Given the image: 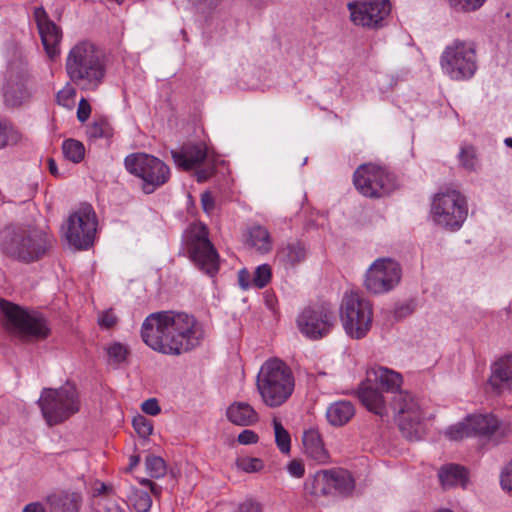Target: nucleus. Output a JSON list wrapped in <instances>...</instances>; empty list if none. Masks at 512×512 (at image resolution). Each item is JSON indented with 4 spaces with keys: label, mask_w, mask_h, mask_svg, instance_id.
<instances>
[{
    "label": "nucleus",
    "mask_w": 512,
    "mask_h": 512,
    "mask_svg": "<svg viewBox=\"0 0 512 512\" xmlns=\"http://www.w3.org/2000/svg\"><path fill=\"white\" fill-rule=\"evenodd\" d=\"M204 337L201 324L183 312L161 311L148 315L141 326V338L152 350L181 355L199 346Z\"/></svg>",
    "instance_id": "nucleus-1"
},
{
    "label": "nucleus",
    "mask_w": 512,
    "mask_h": 512,
    "mask_svg": "<svg viewBox=\"0 0 512 512\" xmlns=\"http://www.w3.org/2000/svg\"><path fill=\"white\" fill-rule=\"evenodd\" d=\"M69 79L84 91H95L106 75V57L93 43L83 41L69 51L65 64Z\"/></svg>",
    "instance_id": "nucleus-2"
},
{
    "label": "nucleus",
    "mask_w": 512,
    "mask_h": 512,
    "mask_svg": "<svg viewBox=\"0 0 512 512\" xmlns=\"http://www.w3.org/2000/svg\"><path fill=\"white\" fill-rule=\"evenodd\" d=\"M256 389L264 405L277 408L285 404L295 389L291 368L279 358H270L260 367Z\"/></svg>",
    "instance_id": "nucleus-3"
},
{
    "label": "nucleus",
    "mask_w": 512,
    "mask_h": 512,
    "mask_svg": "<svg viewBox=\"0 0 512 512\" xmlns=\"http://www.w3.org/2000/svg\"><path fill=\"white\" fill-rule=\"evenodd\" d=\"M5 329L22 338L43 340L50 334L48 321L37 312H29L7 300L0 299Z\"/></svg>",
    "instance_id": "nucleus-4"
},
{
    "label": "nucleus",
    "mask_w": 512,
    "mask_h": 512,
    "mask_svg": "<svg viewBox=\"0 0 512 512\" xmlns=\"http://www.w3.org/2000/svg\"><path fill=\"white\" fill-rule=\"evenodd\" d=\"M511 433L510 423L500 421L492 414H474L467 416L462 422L450 426L445 435L455 441L477 436L500 443Z\"/></svg>",
    "instance_id": "nucleus-5"
},
{
    "label": "nucleus",
    "mask_w": 512,
    "mask_h": 512,
    "mask_svg": "<svg viewBox=\"0 0 512 512\" xmlns=\"http://www.w3.org/2000/svg\"><path fill=\"white\" fill-rule=\"evenodd\" d=\"M339 315L344 331L353 339H362L371 330L373 306L358 291L349 290L344 293Z\"/></svg>",
    "instance_id": "nucleus-6"
},
{
    "label": "nucleus",
    "mask_w": 512,
    "mask_h": 512,
    "mask_svg": "<svg viewBox=\"0 0 512 512\" xmlns=\"http://www.w3.org/2000/svg\"><path fill=\"white\" fill-rule=\"evenodd\" d=\"M440 67L451 80L466 81L473 78L478 70L475 44L459 39L452 41L441 53Z\"/></svg>",
    "instance_id": "nucleus-7"
},
{
    "label": "nucleus",
    "mask_w": 512,
    "mask_h": 512,
    "mask_svg": "<svg viewBox=\"0 0 512 512\" xmlns=\"http://www.w3.org/2000/svg\"><path fill=\"white\" fill-rule=\"evenodd\" d=\"M38 404L47 424L54 426L77 413L81 402L76 387L67 383L57 389L44 388Z\"/></svg>",
    "instance_id": "nucleus-8"
},
{
    "label": "nucleus",
    "mask_w": 512,
    "mask_h": 512,
    "mask_svg": "<svg viewBox=\"0 0 512 512\" xmlns=\"http://www.w3.org/2000/svg\"><path fill=\"white\" fill-rule=\"evenodd\" d=\"M430 216L442 228L459 230L468 216L466 198L454 189L438 192L432 200Z\"/></svg>",
    "instance_id": "nucleus-9"
},
{
    "label": "nucleus",
    "mask_w": 512,
    "mask_h": 512,
    "mask_svg": "<svg viewBox=\"0 0 512 512\" xmlns=\"http://www.w3.org/2000/svg\"><path fill=\"white\" fill-rule=\"evenodd\" d=\"M390 407L404 437L419 440L424 435V414L414 396L407 391H399L392 397Z\"/></svg>",
    "instance_id": "nucleus-10"
},
{
    "label": "nucleus",
    "mask_w": 512,
    "mask_h": 512,
    "mask_svg": "<svg viewBox=\"0 0 512 512\" xmlns=\"http://www.w3.org/2000/svg\"><path fill=\"white\" fill-rule=\"evenodd\" d=\"M124 163L131 174L143 180L142 190L146 194L153 193L170 178L169 167L159 158L149 154H130Z\"/></svg>",
    "instance_id": "nucleus-11"
},
{
    "label": "nucleus",
    "mask_w": 512,
    "mask_h": 512,
    "mask_svg": "<svg viewBox=\"0 0 512 512\" xmlns=\"http://www.w3.org/2000/svg\"><path fill=\"white\" fill-rule=\"evenodd\" d=\"M96 230V214L91 205L84 204L69 216L64 235L70 246L86 250L93 245Z\"/></svg>",
    "instance_id": "nucleus-12"
},
{
    "label": "nucleus",
    "mask_w": 512,
    "mask_h": 512,
    "mask_svg": "<svg viewBox=\"0 0 512 512\" xmlns=\"http://www.w3.org/2000/svg\"><path fill=\"white\" fill-rule=\"evenodd\" d=\"M335 324L334 308L329 303L306 307L297 318L299 331L311 340H318L327 336Z\"/></svg>",
    "instance_id": "nucleus-13"
},
{
    "label": "nucleus",
    "mask_w": 512,
    "mask_h": 512,
    "mask_svg": "<svg viewBox=\"0 0 512 512\" xmlns=\"http://www.w3.org/2000/svg\"><path fill=\"white\" fill-rule=\"evenodd\" d=\"M401 276V267L394 258H376L365 274L364 285L373 294H383L395 288Z\"/></svg>",
    "instance_id": "nucleus-14"
},
{
    "label": "nucleus",
    "mask_w": 512,
    "mask_h": 512,
    "mask_svg": "<svg viewBox=\"0 0 512 512\" xmlns=\"http://www.w3.org/2000/svg\"><path fill=\"white\" fill-rule=\"evenodd\" d=\"M356 189L366 197L379 198L394 189V181L383 168L374 164H363L353 177Z\"/></svg>",
    "instance_id": "nucleus-15"
},
{
    "label": "nucleus",
    "mask_w": 512,
    "mask_h": 512,
    "mask_svg": "<svg viewBox=\"0 0 512 512\" xmlns=\"http://www.w3.org/2000/svg\"><path fill=\"white\" fill-rule=\"evenodd\" d=\"M347 7L351 21L357 26L367 28L379 27L391 11L389 0L350 2Z\"/></svg>",
    "instance_id": "nucleus-16"
},
{
    "label": "nucleus",
    "mask_w": 512,
    "mask_h": 512,
    "mask_svg": "<svg viewBox=\"0 0 512 512\" xmlns=\"http://www.w3.org/2000/svg\"><path fill=\"white\" fill-rule=\"evenodd\" d=\"M28 80L26 69L16 71L13 66L10 67L3 94L7 106L19 107L30 100L32 91L28 86Z\"/></svg>",
    "instance_id": "nucleus-17"
},
{
    "label": "nucleus",
    "mask_w": 512,
    "mask_h": 512,
    "mask_svg": "<svg viewBox=\"0 0 512 512\" xmlns=\"http://www.w3.org/2000/svg\"><path fill=\"white\" fill-rule=\"evenodd\" d=\"M34 18L44 49L49 58L54 59L60 54L61 29L49 18L43 7L35 8Z\"/></svg>",
    "instance_id": "nucleus-18"
},
{
    "label": "nucleus",
    "mask_w": 512,
    "mask_h": 512,
    "mask_svg": "<svg viewBox=\"0 0 512 512\" xmlns=\"http://www.w3.org/2000/svg\"><path fill=\"white\" fill-rule=\"evenodd\" d=\"M183 242L189 256H219L209 240V231L201 222L192 223L183 234Z\"/></svg>",
    "instance_id": "nucleus-19"
},
{
    "label": "nucleus",
    "mask_w": 512,
    "mask_h": 512,
    "mask_svg": "<svg viewBox=\"0 0 512 512\" xmlns=\"http://www.w3.org/2000/svg\"><path fill=\"white\" fill-rule=\"evenodd\" d=\"M357 394L361 403L370 412L380 417L387 415L388 406L385 397L370 380L366 379L359 385Z\"/></svg>",
    "instance_id": "nucleus-20"
},
{
    "label": "nucleus",
    "mask_w": 512,
    "mask_h": 512,
    "mask_svg": "<svg viewBox=\"0 0 512 512\" xmlns=\"http://www.w3.org/2000/svg\"><path fill=\"white\" fill-rule=\"evenodd\" d=\"M367 379L393 396L402 391L403 377L400 373L383 366H375L367 371Z\"/></svg>",
    "instance_id": "nucleus-21"
},
{
    "label": "nucleus",
    "mask_w": 512,
    "mask_h": 512,
    "mask_svg": "<svg viewBox=\"0 0 512 512\" xmlns=\"http://www.w3.org/2000/svg\"><path fill=\"white\" fill-rule=\"evenodd\" d=\"M83 498L75 491H57L46 497L49 512H80Z\"/></svg>",
    "instance_id": "nucleus-22"
},
{
    "label": "nucleus",
    "mask_w": 512,
    "mask_h": 512,
    "mask_svg": "<svg viewBox=\"0 0 512 512\" xmlns=\"http://www.w3.org/2000/svg\"><path fill=\"white\" fill-rule=\"evenodd\" d=\"M172 158L178 168L185 171L200 165L208 157L204 144L185 145L179 151H172Z\"/></svg>",
    "instance_id": "nucleus-23"
},
{
    "label": "nucleus",
    "mask_w": 512,
    "mask_h": 512,
    "mask_svg": "<svg viewBox=\"0 0 512 512\" xmlns=\"http://www.w3.org/2000/svg\"><path fill=\"white\" fill-rule=\"evenodd\" d=\"M302 443L305 455L318 464H328L330 455L325 448L322 437L318 430L308 429L304 431Z\"/></svg>",
    "instance_id": "nucleus-24"
},
{
    "label": "nucleus",
    "mask_w": 512,
    "mask_h": 512,
    "mask_svg": "<svg viewBox=\"0 0 512 512\" xmlns=\"http://www.w3.org/2000/svg\"><path fill=\"white\" fill-rule=\"evenodd\" d=\"M227 419L234 425L252 426L259 420L257 411L246 402H233L226 410Z\"/></svg>",
    "instance_id": "nucleus-25"
},
{
    "label": "nucleus",
    "mask_w": 512,
    "mask_h": 512,
    "mask_svg": "<svg viewBox=\"0 0 512 512\" xmlns=\"http://www.w3.org/2000/svg\"><path fill=\"white\" fill-rule=\"evenodd\" d=\"M54 243L52 235L42 230H34L23 240L22 245L28 256H41L51 252Z\"/></svg>",
    "instance_id": "nucleus-26"
},
{
    "label": "nucleus",
    "mask_w": 512,
    "mask_h": 512,
    "mask_svg": "<svg viewBox=\"0 0 512 512\" xmlns=\"http://www.w3.org/2000/svg\"><path fill=\"white\" fill-rule=\"evenodd\" d=\"M489 381L495 388L512 390V354L500 358L493 364Z\"/></svg>",
    "instance_id": "nucleus-27"
},
{
    "label": "nucleus",
    "mask_w": 512,
    "mask_h": 512,
    "mask_svg": "<svg viewBox=\"0 0 512 512\" xmlns=\"http://www.w3.org/2000/svg\"><path fill=\"white\" fill-rule=\"evenodd\" d=\"M438 476L444 489L454 487L465 488L468 483L467 470L457 464H448L441 467Z\"/></svg>",
    "instance_id": "nucleus-28"
},
{
    "label": "nucleus",
    "mask_w": 512,
    "mask_h": 512,
    "mask_svg": "<svg viewBox=\"0 0 512 512\" xmlns=\"http://www.w3.org/2000/svg\"><path fill=\"white\" fill-rule=\"evenodd\" d=\"M335 469L320 470L305 482V489L313 496L328 495L332 492Z\"/></svg>",
    "instance_id": "nucleus-29"
},
{
    "label": "nucleus",
    "mask_w": 512,
    "mask_h": 512,
    "mask_svg": "<svg viewBox=\"0 0 512 512\" xmlns=\"http://www.w3.org/2000/svg\"><path fill=\"white\" fill-rule=\"evenodd\" d=\"M355 414L351 402L341 400L330 404L326 410V418L330 425L341 427L347 424Z\"/></svg>",
    "instance_id": "nucleus-30"
},
{
    "label": "nucleus",
    "mask_w": 512,
    "mask_h": 512,
    "mask_svg": "<svg viewBox=\"0 0 512 512\" xmlns=\"http://www.w3.org/2000/svg\"><path fill=\"white\" fill-rule=\"evenodd\" d=\"M246 243L256 248V251L261 254H268L272 249V240L269 231L259 224H253L248 228Z\"/></svg>",
    "instance_id": "nucleus-31"
},
{
    "label": "nucleus",
    "mask_w": 512,
    "mask_h": 512,
    "mask_svg": "<svg viewBox=\"0 0 512 512\" xmlns=\"http://www.w3.org/2000/svg\"><path fill=\"white\" fill-rule=\"evenodd\" d=\"M127 501L136 512H149L152 506L150 495L139 489H132L127 496Z\"/></svg>",
    "instance_id": "nucleus-32"
},
{
    "label": "nucleus",
    "mask_w": 512,
    "mask_h": 512,
    "mask_svg": "<svg viewBox=\"0 0 512 512\" xmlns=\"http://www.w3.org/2000/svg\"><path fill=\"white\" fill-rule=\"evenodd\" d=\"M62 151L64 157L73 163L81 162L85 155L84 145L75 139L65 140L62 144Z\"/></svg>",
    "instance_id": "nucleus-33"
},
{
    "label": "nucleus",
    "mask_w": 512,
    "mask_h": 512,
    "mask_svg": "<svg viewBox=\"0 0 512 512\" xmlns=\"http://www.w3.org/2000/svg\"><path fill=\"white\" fill-rule=\"evenodd\" d=\"M105 350L108 356V363L115 366L124 363L130 354L128 346L121 342H112Z\"/></svg>",
    "instance_id": "nucleus-34"
},
{
    "label": "nucleus",
    "mask_w": 512,
    "mask_h": 512,
    "mask_svg": "<svg viewBox=\"0 0 512 512\" xmlns=\"http://www.w3.org/2000/svg\"><path fill=\"white\" fill-rule=\"evenodd\" d=\"M273 428H274V435H275V443H276L278 449L284 454L290 453L291 437H290L289 432L284 428L282 423L276 418L273 419Z\"/></svg>",
    "instance_id": "nucleus-35"
},
{
    "label": "nucleus",
    "mask_w": 512,
    "mask_h": 512,
    "mask_svg": "<svg viewBox=\"0 0 512 512\" xmlns=\"http://www.w3.org/2000/svg\"><path fill=\"white\" fill-rule=\"evenodd\" d=\"M354 489V480L351 474L345 470H335L332 491L341 494H349Z\"/></svg>",
    "instance_id": "nucleus-36"
},
{
    "label": "nucleus",
    "mask_w": 512,
    "mask_h": 512,
    "mask_svg": "<svg viewBox=\"0 0 512 512\" xmlns=\"http://www.w3.org/2000/svg\"><path fill=\"white\" fill-rule=\"evenodd\" d=\"M460 165L467 171L475 172L479 168V159L476 149L471 146H463L459 153Z\"/></svg>",
    "instance_id": "nucleus-37"
},
{
    "label": "nucleus",
    "mask_w": 512,
    "mask_h": 512,
    "mask_svg": "<svg viewBox=\"0 0 512 512\" xmlns=\"http://www.w3.org/2000/svg\"><path fill=\"white\" fill-rule=\"evenodd\" d=\"M20 139V133L12 125L0 121V149L8 145H15Z\"/></svg>",
    "instance_id": "nucleus-38"
},
{
    "label": "nucleus",
    "mask_w": 512,
    "mask_h": 512,
    "mask_svg": "<svg viewBox=\"0 0 512 512\" xmlns=\"http://www.w3.org/2000/svg\"><path fill=\"white\" fill-rule=\"evenodd\" d=\"M147 474L152 478L163 477L166 473V465L161 457L150 455L145 459Z\"/></svg>",
    "instance_id": "nucleus-39"
},
{
    "label": "nucleus",
    "mask_w": 512,
    "mask_h": 512,
    "mask_svg": "<svg viewBox=\"0 0 512 512\" xmlns=\"http://www.w3.org/2000/svg\"><path fill=\"white\" fill-rule=\"evenodd\" d=\"M193 264L203 273L214 277L220 266L219 258H191Z\"/></svg>",
    "instance_id": "nucleus-40"
},
{
    "label": "nucleus",
    "mask_w": 512,
    "mask_h": 512,
    "mask_svg": "<svg viewBox=\"0 0 512 512\" xmlns=\"http://www.w3.org/2000/svg\"><path fill=\"white\" fill-rule=\"evenodd\" d=\"M272 278L271 267L268 264L259 265L253 274V284L255 288L262 289L266 287Z\"/></svg>",
    "instance_id": "nucleus-41"
},
{
    "label": "nucleus",
    "mask_w": 512,
    "mask_h": 512,
    "mask_svg": "<svg viewBox=\"0 0 512 512\" xmlns=\"http://www.w3.org/2000/svg\"><path fill=\"white\" fill-rule=\"evenodd\" d=\"M118 321L119 318L116 315L114 309L112 308L98 312L97 324L101 329L108 330L114 328L117 325Z\"/></svg>",
    "instance_id": "nucleus-42"
},
{
    "label": "nucleus",
    "mask_w": 512,
    "mask_h": 512,
    "mask_svg": "<svg viewBox=\"0 0 512 512\" xmlns=\"http://www.w3.org/2000/svg\"><path fill=\"white\" fill-rule=\"evenodd\" d=\"M237 467L247 473L258 472L263 468V461L255 457H239L236 460Z\"/></svg>",
    "instance_id": "nucleus-43"
},
{
    "label": "nucleus",
    "mask_w": 512,
    "mask_h": 512,
    "mask_svg": "<svg viewBox=\"0 0 512 512\" xmlns=\"http://www.w3.org/2000/svg\"><path fill=\"white\" fill-rule=\"evenodd\" d=\"M76 96V89L71 84H66L57 93V102L63 107L70 108L74 105V98Z\"/></svg>",
    "instance_id": "nucleus-44"
},
{
    "label": "nucleus",
    "mask_w": 512,
    "mask_h": 512,
    "mask_svg": "<svg viewBox=\"0 0 512 512\" xmlns=\"http://www.w3.org/2000/svg\"><path fill=\"white\" fill-rule=\"evenodd\" d=\"M90 138L98 139L108 137L110 135V127L105 120L93 122L87 130Z\"/></svg>",
    "instance_id": "nucleus-45"
},
{
    "label": "nucleus",
    "mask_w": 512,
    "mask_h": 512,
    "mask_svg": "<svg viewBox=\"0 0 512 512\" xmlns=\"http://www.w3.org/2000/svg\"><path fill=\"white\" fill-rule=\"evenodd\" d=\"M451 7L459 11H475L479 9L486 0H447Z\"/></svg>",
    "instance_id": "nucleus-46"
},
{
    "label": "nucleus",
    "mask_w": 512,
    "mask_h": 512,
    "mask_svg": "<svg viewBox=\"0 0 512 512\" xmlns=\"http://www.w3.org/2000/svg\"><path fill=\"white\" fill-rule=\"evenodd\" d=\"M132 424H133L135 431L137 432V434L140 437L146 438L149 435H151V433L153 431V426H152L150 420H148L146 417H144L142 415H138V416L134 417Z\"/></svg>",
    "instance_id": "nucleus-47"
},
{
    "label": "nucleus",
    "mask_w": 512,
    "mask_h": 512,
    "mask_svg": "<svg viewBox=\"0 0 512 512\" xmlns=\"http://www.w3.org/2000/svg\"><path fill=\"white\" fill-rule=\"evenodd\" d=\"M500 485L503 490L512 494V461L502 470L500 475Z\"/></svg>",
    "instance_id": "nucleus-48"
},
{
    "label": "nucleus",
    "mask_w": 512,
    "mask_h": 512,
    "mask_svg": "<svg viewBox=\"0 0 512 512\" xmlns=\"http://www.w3.org/2000/svg\"><path fill=\"white\" fill-rule=\"evenodd\" d=\"M288 473L295 478H302L305 474V467L302 460L293 459L287 464Z\"/></svg>",
    "instance_id": "nucleus-49"
},
{
    "label": "nucleus",
    "mask_w": 512,
    "mask_h": 512,
    "mask_svg": "<svg viewBox=\"0 0 512 512\" xmlns=\"http://www.w3.org/2000/svg\"><path fill=\"white\" fill-rule=\"evenodd\" d=\"M237 441L241 445L256 444L259 441V436L253 430L245 429L239 433Z\"/></svg>",
    "instance_id": "nucleus-50"
},
{
    "label": "nucleus",
    "mask_w": 512,
    "mask_h": 512,
    "mask_svg": "<svg viewBox=\"0 0 512 512\" xmlns=\"http://www.w3.org/2000/svg\"><path fill=\"white\" fill-rule=\"evenodd\" d=\"M238 283L242 290H248L251 287H254L253 284V276H251V273L248 269L242 268L238 272Z\"/></svg>",
    "instance_id": "nucleus-51"
},
{
    "label": "nucleus",
    "mask_w": 512,
    "mask_h": 512,
    "mask_svg": "<svg viewBox=\"0 0 512 512\" xmlns=\"http://www.w3.org/2000/svg\"><path fill=\"white\" fill-rule=\"evenodd\" d=\"M91 113V106L85 98H81L77 109V118L80 122H85Z\"/></svg>",
    "instance_id": "nucleus-52"
},
{
    "label": "nucleus",
    "mask_w": 512,
    "mask_h": 512,
    "mask_svg": "<svg viewBox=\"0 0 512 512\" xmlns=\"http://www.w3.org/2000/svg\"><path fill=\"white\" fill-rule=\"evenodd\" d=\"M142 411L148 415L155 416L160 413V406L156 399L145 400L141 405Z\"/></svg>",
    "instance_id": "nucleus-53"
},
{
    "label": "nucleus",
    "mask_w": 512,
    "mask_h": 512,
    "mask_svg": "<svg viewBox=\"0 0 512 512\" xmlns=\"http://www.w3.org/2000/svg\"><path fill=\"white\" fill-rule=\"evenodd\" d=\"M414 311V304L410 301L398 304L394 308V314L398 318L406 317Z\"/></svg>",
    "instance_id": "nucleus-54"
},
{
    "label": "nucleus",
    "mask_w": 512,
    "mask_h": 512,
    "mask_svg": "<svg viewBox=\"0 0 512 512\" xmlns=\"http://www.w3.org/2000/svg\"><path fill=\"white\" fill-rule=\"evenodd\" d=\"M287 250V256H300L306 252L304 245L297 240L289 242L287 244Z\"/></svg>",
    "instance_id": "nucleus-55"
},
{
    "label": "nucleus",
    "mask_w": 512,
    "mask_h": 512,
    "mask_svg": "<svg viewBox=\"0 0 512 512\" xmlns=\"http://www.w3.org/2000/svg\"><path fill=\"white\" fill-rule=\"evenodd\" d=\"M201 205L206 213H211L215 207L214 198L211 193L206 191L201 195Z\"/></svg>",
    "instance_id": "nucleus-56"
},
{
    "label": "nucleus",
    "mask_w": 512,
    "mask_h": 512,
    "mask_svg": "<svg viewBox=\"0 0 512 512\" xmlns=\"http://www.w3.org/2000/svg\"><path fill=\"white\" fill-rule=\"evenodd\" d=\"M214 172V165H208L206 168L197 170L195 175L198 182H204L209 179L214 174Z\"/></svg>",
    "instance_id": "nucleus-57"
},
{
    "label": "nucleus",
    "mask_w": 512,
    "mask_h": 512,
    "mask_svg": "<svg viewBox=\"0 0 512 512\" xmlns=\"http://www.w3.org/2000/svg\"><path fill=\"white\" fill-rule=\"evenodd\" d=\"M99 512H125V510L115 501H107Z\"/></svg>",
    "instance_id": "nucleus-58"
},
{
    "label": "nucleus",
    "mask_w": 512,
    "mask_h": 512,
    "mask_svg": "<svg viewBox=\"0 0 512 512\" xmlns=\"http://www.w3.org/2000/svg\"><path fill=\"white\" fill-rule=\"evenodd\" d=\"M22 512H47L45 507L39 502H33L26 505Z\"/></svg>",
    "instance_id": "nucleus-59"
},
{
    "label": "nucleus",
    "mask_w": 512,
    "mask_h": 512,
    "mask_svg": "<svg viewBox=\"0 0 512 512\" xmlns=\"http://www.w3.org/2000/svg\"><path fill=\"white\" fill-rule=\"evenodd\" d=\"M140 483L142 485H145V486H149L150 487V490L151 492L154 494V495H159L160 492H161V488L159 486H157L156 484H154L151 480L149 479H141L140 480Z\"/></svg>",
    "instance_id": "nucleus-60"
},
{
    "label": "nucleus",
    "mask_w": 512,
    "mask_h": 512,
    "mask_svg": "<svg viewBox=\"0 0 512 512\" xmlns=\"http://www.w3.org/2000/svg\"><path fill=\"white\" fill-rule=\"evenodd\" d=\"M48 169L50 171V173L54 176H58L59 175V172H58V168H57V165H56V162L54 159L52 158H49L48 159Z\"/></svg>",
    "instance_id": "nucleus-61"
},
{
    "label": "nucleus",
    "mask_w": 512,
    "mask_h": 512,
    "mask_svg": "<svg viewBox=\"0 0 512 512\" xmlns=\"http://www.w3.org/2000/svg\"><path fill=\"white\" fill-rule=\"evenodd\" d=\"M139 463V456H131L130 457V469L136 466Z\"/></svg>",
    "instance_id": "nucleus-62"
},
{
    "label": "nucleus",
    "mask_w": 512,
    "mask_h": 512,
    "mask_svg": "<svg viewBox=\"0 0 512 512\" xmlns=\"http://www.w3.org/2000/svg\"><path fill=\"white\" fill-rule=\"evenodd\" d=\"M266 303L270 309H273V298L270 296L266 297Z\"/></svg>",
    "instance_id": "nucleus-63"
},
{
    "label": "nucleus",
    "mask_w": 512,
    "mask_h": 512,
    "mask_svg": "<svg viewBox=\"0 0 512 512\" xmlns=\"http://www.w3.org/2000/svg\"><path fill=\"white\" fill-rule=\"evenodd\" d=\"M505 144L512 148V138H506L505 139Z\"/></svg>",
    "instance_id": "nucleus-64"
}]
</instances>
